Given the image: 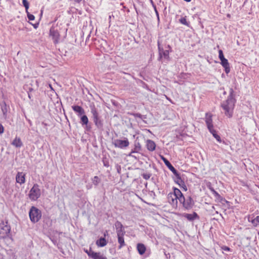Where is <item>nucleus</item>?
<instances>
[{
    "label": "nucleus",
    "instance_id": "nucleus-27",
    "mask_svg": "<svg viewBox=\"0 0 259 259\" xmlns=\"http://www.w3.org/2000/svg\"><path fill=\"white\" fill-rule=\"evenodd\" d=\"M175 182L180 186L184 185L186 187L185 190H187L186 186L185 185L184 182L182 180L180 175L179 177H176Z\"/></svg>",
    "mask_w": 259,
    "mask_h": 259
},
{
    "label": "nucleus",
    "instance_id": "nucleus-30",
    "mask_svg": "<svg viewBox=\"0 0 259 259\" xmlns=\"http://www.w3.org/2000/svg\"><path fill=\"white\" fill-rule=\"evenodd\" d=\"M92 181L94 185L97 186L100 183V179L97 176H95Z\"/></svg>",
    "mask_w": 259,
    "mask_h": 259
},
{
    "label": "nucleus",
    "instance_id": "nucleus-2",
    "mask_svg": "<svg viewBox=\"0 0 259 259\" xmlns=\"http://www.w3.org/2000/svg\"><path fill=\"white\" fill-rule=\"evenodd\" d=\"M29 217L33 223L37 222L41 217L40 210L34 206L31 207L29 211Z\"/></svg>",
    "mask_w": 259,
    "mask_h": 259
},
{
    "label": "nucleus",
    "instance_id": "nucleus-10",
    "mask_svg": "<svg viewBox=\"0 0 259 259\" xmlns=\"http://www.w3.org/2000/svg\"><path fill=\"white\" fill-rule=\"evenodd\" d=\"M158 47L160 57H163L164 58L168 60L169 59V51L168 50H163V48L160 47L159 42H158Z\"/></svg>",
    "mask_w": 259,
    "mask_h": 259
},
{
    "label": "nucleus",
    "instance_id": "nucleus-23",
    "mask_svg": "<svg viewBox=\"0 0 259 259\" xmlns=\"http://www.w3.org/2000/svg\"><path fill=\"white\" fill-rule=\"evenodd\" d=\"M184 217L189 221H193L197 218L198 215L196 212H194L192 214L185 213Z\"/></svg>",
    "mask_w": 259,
    "mask_h": 259
},
{
    "label": "nucleus",
    "instance_id": "nucleus-31",
    "mask_svg": "<svg viewBox=\"0 0 259 259\" xmlns=\"http://www.w3.org/2000/svg\"><path fill=\"white\" fill-rule=\"evenodd\" d=\"M22 3L24 7L25 8L26 12H27L28 9L29 8V3L27 0H22Z\"/></svg>",
    "mask_w": 259,
    "mask_h": 259
},
{
    "label": "nucleus",
    "instance_id": "nucleus-28",
    "mask_svg": "<svg viewBox=\"0 0 259 259\" xmlns=\"http://www.w3.org/2000/svg\"><path fill=\"white\" fill-rule=\"evenodd\" d=\"M81 123L83 125V124H87L88 123V122H89V120H88V117L83 114L81 116Z\"/></svg>",
    "mask_w": 259,
    "mask_h": 259
},
{
    "label": "nucleus",
    "instance_id": "nucleus-46",
    "mask_svg": "<svg viewBox=\"0 0 259 259\" xmlns=\"http://www.w3.org/2000/svg\"><path fill=\"white\" fill-rule=\"evenodd\" d=\"M167 48L169 49H171V47L169 45H168Z\"/></svg>",
    "mask_w": 259,
    "mask_h": 259
},
{
    "label": "nucleus",
    "instance_id": "nucleus-7",
    "mask_svg": "<svg viewBox=\"0 0 259 259\" xmlns=\"http://www.w3.org/2000/svg\"><path fill=\"white\" fill-rule=\"evenodd\" d=\"M113 143L115 147L121 149L128 147L130 144L127 138H124V140L116 139Z\"/></svg>",
    "mask_w": 259,
    "mask_h": 259
},
{
    "label": "nucleus",
    "instance_id": "nucleus-39",
    "mask_svg": "<svg viewBox=\"0 0 259 259\" xmlns=\"http://www.w3.org/2000/svg\"><path fill=\"white\" fill-rule=\"evenodd\" d=\"M85 252L88 254V255L90 256V251H93L91 248L88 250H85Z\"/></svg>",
    "mask_w": 259,
    "mask_h": 259
},
{
    "label": "nucleus",
    "instance_id": "nucleus-18",
    "mask_svg": "<svg viewBox=\"0 0 259 259\" xmlns=\"http://www.w3.org/2000/svg\"><path fill=\"white\" fill-rule=\"evenodd\" d=\"M1 109L2 112H3L4 118L7 119L8 112L9 110V107L8 106H7V105L5 103H4L1 104Z\"/></svg>",
    "mask_w": 259,
    "mask_h": 259
},
{
    "label": "nucleus",
    "instance_id": "nucleus-14",
    "mask_svg": "<svg viewBox=\"0 0 259 259\" xmlns=\"http://www.w3.org/2000/svg\"><path fill=\"white\" fill-rule=\"evenodd\" d=\"M16 180L20 184H24L25 182V174L22 172H18L16 177Z\"/></svg>",
    "mask_w": 259,
    "mask_h": 259
},
{
    "label": "nucleus",
    "instance_id": "nucleus-32",
    "mask_svg": "<svg viewBox=\"0 0 259 259\" xmlns=\"http://www.w3.org/2000/svg\"><path fill=\"white\" fill-rule=\"evenodd\" d=\"M180 22L185 25H188V23L187 21V19L186 17H183L180 20Z\"/></svg>",
    "mask_w": 259,
    "mask_h": 259
},
{
    "label": "nucleus",
    "instance_id": "nucleus-36",
    "mask_svg": "<svg viewBox=\"0 0 259 259\" xmlns=\"http://www.w3.org/2000/svg\"><path fill=\"white\" fill-rule=\"evenodd\" d=\"M137 151H136L135 150H132L131 153L128 154V156H131V157H134L135 158L137 159V157L135 156V155H133V154L134 153H136Z\"/></svg>",
    "mask_w": 259,
    "mask_h": 259
},
{
    "label": "nucleus",
    "instance_id": "nucleus-11",
    "mask_svg": "<svg viewBox=\"0 0 259 259\" xmlns=\"http://www.w3.org/2000/svg\"><path fill=\"white\" fill-rule=\"evenodd\" d=\"M115 227L116 229L117 235L119 234H125V231L123 228V226L119 221H116L115 223Z\"/></svg>",
    "mask_w": 259,
    "mask_h": 259
},
{
    "label": "nucleus",
    "instance_id": "nucleus-35",
    "mask_svg": "<svg viewBox=\"0 0 259 259\" xmlns=\"http://www.w3.org/2000/svg\"><path fill=\"white\" fill-rule=\"evenodd\" d=\"M151 175L149 174H143V177L146 179L148 180L150 178Z\"/></svg>",
    "mask_w": 259,
    "mask_h": 259
},
{
    "label": "nucleus",
    "instance_id": "nucleus-6",
    "mask_svg": "<svg viewBox=\"0 0 259 259\" xmlns=\"http://www.w3.org/2000/svg\"><path fill=\"white\" fill-rule=\"evenodd\" d=\"M4 222L0 223V238H4L8 236L10 232V227Z\"/></svg>",
    "mask_w": 259,
    "mask_h": 259
},
{
    "label": "nucleus",
    "instance_id": "nucleus-33",
    "mask_svg": "<svg viewBox=\"0 0 259 259\" xmlns=\"http://www.w3.org/2000/svg\"><path fill=\"white\" fill-rule=\"evenodd\" d=\"M170 170L172 172V173L174 174L176 177H178L180 176V174L178 173V172L177 171V170L174 168V167L172 168V169H171Z\"/></svg>",
    "mask_w": 259,
    "mask_h": 259
},
{
    "label": "nucleus",
    "instance_id": "nucleus-3",
    "mask_svg": "<svg viewBox=\"0 0 259 259\" xmlns=\"http://www.w3.org/2000/svg\"><path fill=\"white\" fill-rule=\"evenodd\" d=\"M41 195V191L39 188V186L37 184H35L32 188L30 189L28 196L30 199L32 201L36 200Z\"/></svg>",
    "mask_w": 259,
    "mask_h": 259
},
{
    "label": "nucleus",
    "instance_id": "nucleus-38",
    "mask_svg": "<svg viewBox=\"0 0 259 259\" xmlns=\"http://www.w3.org/2000/svg\"><path fill=\"white\" fill-rule=\"evenodd\" d=\"M4 126L2 124L0 123V134H2L4 133Z\"/></svg>",
    "mask_w": 259,
    "mask_h": 259
},
{
    "label": "nucleus",
    "instance_id": "nucleus-9",
    "mask_svg": "<svg viewBox=\"0 0 259 259\" xmlns=\"http://www.w3.org/2000/svg\"><path fill=\"white\" fill-rule=\"evenodd\" d=\"M180 202L183 204V206L187 209L192 208L194 204V201L191 197H188L186 199L184 197V201Z\"/></svg>",
    "mask_w": 259,
    "mask_h": 259
},
{
    "label": "nucleus",
    "instance_id": "nucleus-8",
    "mask_svg": "<svg viewBox=\"0 0 259 259\" xmlns=\"http://www.w3.org/2000/svg\"><path fill=\"white\" fill-rule=\"evenodd\" d=\"M50 35L52 36L54 43L56 44L59 43L60 38V35L59 31L52 27L50 30Z\"/></svg>",
    "mask_w": 259,
    "mask_h": 259
},
{
    "label": "nucleus",
    "instance_id": "nucleus-13",
    "mask_svg": "<svg viewBox=\"0 0 259 259\" xmlns=\"http://www.w3.org/2000/svg\"><path fill=\"white\" fill-rule=\"evenodd\" d=\"M171 193L174 195L178 199L179 201H184V195L179 189L174 188V192H171Z\"/></svg>",
    "mask_w": 259,
    "mask_h": 259
},
{
    "label": "nucleus",
    "instance_id": "nucleus-26",
    "mask_svg": "<svg viewBox=\"0 0 259 259\" xmlns=\"http://www.w3.org/2000/svg\"><path fill=\"white\" fill-rule=\"evenodd\" d=\"M161 159L165 163V164L167 166V167L170 170L171 169H172L174 166L171 164V163L169 162L168 160H167L165 157L163 156H161Z\"/></svg>",
    "mask_w": 259,
    "mask_h": 259
},
{
    "label": "nucleus",
    "instance_id": "nucleus-12",
    "mask_svg": "<svg viewBox=\"0 0 259 259\" xmlns=\"http://www.w3.org/2000/svg\"><path fill=\"white\" fill-rule=\"evenodd\" d=\"M90 257L93 259H107V257L101 254L100 252H95L94 251L90 252Z\"/></svg>",
    "mask_w": 259,
    "mask_h": 259
},
{
    "label": "nucleus",
    "instance_id": "nucleus-5",
    "mask_svg": "<svg viewBox=\"0 0 259 259\" xmlns=\"http://www.w3.org/2000/svg\"><path fill=\"white\" fill-rule=\"evenodd\" d=\"M91 113L93 115L94 122L98 127H101L103 125L102 122L100 119L99 113L95 106L91 107Z\"/></svg>",
    "mask_w": 259,
    "mask_h": 259
},
{
    "label": "nucleus",
    "instance_id": "nucleus-42",
    "mask_svg": "<svg viewBox=\"0 0 259 259\" xmlns=\"http://www.w3.org/2000/svg\"><path fill=\"white\" fill-rule=\"evenodd\" d=\"M210 190H211V192H212V193L215 191V190L212 188H209Z\"/></svg>",
    "mask_w": 259,
    "mask_h": 259
},
{
    "label": "nucleus",
    "instance_id": "nucleus-29",
    "mask_svg": "<svg viewBox=\"0 0 259 259\" xmlns=\"http://www.w3.org/2000/svg\"><path fill=\"white\" fill-rule=\"evenodd\" d=\"M251 223L254 227L259 226V216H257L255 219L252 220Z\"/></svg>",
    "mask_w": 259,
    "mask_h": 259
},
{
    "label": "nucleus",
    "instance_id": "nucleus-43",
    "mask_svg": "<svg viewBox=\"0 0 259 259\" xmlns=\"http://www.w3.org/2000/svg\"><path fill=\"white\" fill-rule=\"evenodd\" d=\"M210 190H211V192H212V193L215 191V190L212 188H209Z\"/></svg>",
    "mask_w": 259,
    "mask_h": 259
},
{
    "label": "nucleus",
    "instance_id": "nucleus-34",
    "mask_svg": "<svg viewBox=\"0 0 259 259\" xmlns=\"http://www.w3.org/2000/svg\"><path fill=\"white\" fill-rule=\"evenodd\" d=\"M27 13V17H28V19L31 21L34 20L35 19L34 16L32 14L29 13L28 12Z\"/></svg>",
    "mask_w": 259,
    "mask_h": 259
},
{
    "label": "nucleus",
    "instance_id": "nucleus-47",
    "mask_svg": "<svg viewBox=\"0 0 259 259\" xmlns=\"http://www.w3.org/2000/svg\"><path fill=\"white\" fill-rule=\"evenodd\" d=\"M49 87H50V88L53 90V88L52 87V85L51 84H49Z\"/></svg>",
    "mask_w": 259,
    "mask_h": 259
},
{
    "label": "nucleus",
    "instance_id": "nucleus-16",
    "mask_svg": "<svg viewBox=\"0 0 259 259\" xmlns=\"http://www.w3.org/2000/svg\"><path fill=\"white\" fill-rule=\"evenodd\" d=\"M167 199L169 203L172 205H177L178 199L174 195L169 193L167 195Z\"/></svg>",
    "mask_w": 259,
    "mask_h": 259
},
{
    "label": "nucleus",
    "instance_id": "nucleus-24",
    "mask_svg": "<svg viewBox=\"0 0 259 259\" xmlns=\"http://www.w3.org/2000/svg\"><path fill=\"white\" fill-rule=\"evenodd\" d=\"M107 243V242L104 238H101L96 241L97 245L100 247L105 246Z\"/></svg>",
    "mask_w": 259,
    "mask_h": 259
},
{
    "label": "nucleus",
    "instance_id": "nucleus-40",
    "mask_svg": "<svg viewBox=\"0 0 259 259\" xmlns=\"http://www.w3.org/2000/svg\"><path fill=\"white\" fill-rule=\"evenodd\" d=\"M213 194L215 196H220V195L219 194V193L218 192H217L215 191H214L213 192Z\"/></svg>",
    "mask_w": 259,
    "mask_h": 259
},
{
    "label": "nucleus",
    "instance_id": "nucleus-4",
    "mask_svg": "<svg viewBox=\"0 0 259 259\" xmlns=\"http://www.w3.org/2000/svg\"><path fill=\"white\" fill-rule=\"evenodd\" d=\"M219 58L221 60V65L225 69L226 73H228L230 71V65L228 60L224 57V54L222 50H220L219 51Z\"/></svg>",
    "mask_w": 259,
    "mask_h": 259
},
{
    "label": "nucleus",
    "instance_id": "nucleus-21",
    "mask_svg": "<svg viewBox=\"0 0 259 259\" xmlns=\"http://www.w3.org/2000/svg\"><path fill=\"white\" fill-rule=\"evenodd\" d=\"M12 145L19 148L22 146V142L19 138H16L12 143Z\"/></svg>",
    "mask_w": 259,
    "mask_h": 259
},
{
    "label": "nucleus",
    "instance_id": "nucleus-17",
    "mask_svg": "<svg viewBox=\"0 0 259 259\" xmlns=\"http://www.w3.org/2000/svg\"><path fill=\"white\" fill-rule=\"evenodd\" d=\"M205 122L207 128H210L213 126L212 124V115L209 113H206L205 116Z\"/></svg>",
    "mask_w": 259,
    "mask_h": 259
},
{
    "label": "nucleus",
    "instance_id": "nucleus-15",
    "mask_svg": "<svg viewBox=\"0 0 259 259\" xmlns=\"http://www.w3.org/2000/svg\"><path fill=\"white\" fill-rule=\"evenodd\" d=\"M72 108L74 112L77 113V115L79 116H80L85 113L84 109L81 106L77 105L73 106H72Z\"/></svg>",
    "mask_w": 259,
    "mask_h": 259
},
{
    "label": "nucleus",
    "instance_id": "nucleus-45",
    "mask_svg": "<svg viewBox=\"0 0 259 259\" xmlns=\"http://www.w3.org/2000/svg\"><path fill=\"white\" fill-rule=\"evenodd\" d=\"M184 1H186L187 2H190L191 0H184Z\"/></svg>",
    "mask_w": 259,
    "mask_h": 259
},
{
    "label": "nucleus",
    "instance_id": "nucleus-44",
    "mask_svg": "<svg viewBox=\"0 0 259 259\" xmlns=\"http://www.w3.org/2000/svg\"><path fill=\"white\" fill-rule=\"evenodd\" d=\"M108 234L107 231H106V232L104 233V236L105 237Z\"/></svg>",
    "mask_w": 259,
    "mask_h": 259
},
{
    "label": "nucleus",
    "instance_id": "nucleus-41",
    "mask_svg": "<svg viewBox=\"0 0 259 259\" xmlns=\"http://www.w3.org/2000/svg\"><path fill=\"white\" fill-rule=\"evenodd\" d=\"M165 98H166V99H167L168 100H169L171 103H172V102L171 101V100L168 98L167 97L166 95H165Z\"/></svg>",
    "mask_w": 259,
    "mask_h": 259
},
{
    "label": "nucleus",
    "instance_id": "nucleus-37",
    "mask_svg": "<svg viewBox=\"0 0 259 259\" xmlns=\"http://www.w3.org/2000/svg\"><path fill=\"white\" fill-rule=\"evenodd\" d=\"M222 250H223L224 251H230V248L229 247L226 246H222Z\"/></svg>",
    "mask_w": 259,
    "mask_h": 259
},
{
    "label": "nucleus",
    "instance_id": "nucleus-20",
    "mask_svg": "<svg viewBox=\"0 0 259 259\" xmlns=\"http://www.w3.org/2000/svg\"><path fill=\"white\" fill-rule=\"evenodd\" d=\"M209 132L212 134L213 136L216 139V140L219 142H221V137L217 134L216 131L213 129V126L208 128Z\"/></svg>",
    "mask_w": 259,
    "mask_h": 259
},
{
    "label": "nucleus",
    "instance_id": "nucleus-19",
    "mask_svg": "<svg viewBox=\"0 0 259 259\" xmlns=\"http://www.w3.org/2000/svg\"><path fill=\"white\" fill-rule=\"evenodd\" d=\"M147 145V149L150 151H153L155 149L156 145H155V143L152 140H148L147 141V145Z\"/></svg>",
    "mask_w": 259,
    "mask_h": 259
},
{
    "label": "nucleus",
    "instance_id": "nucleus-1",
    "mask_svg": "<svg viewBox=\"0 0 259 259\" xmlns=\"http://www.w3.org/2000/svg\"><path fill=\"white\" fill-rule=\"evenodd\" d=\"M230 91V94L228 99L224 101L221 104V107L224 110V114L229 118H231L233 116V111L236 103V100L233 94L232 90L231 89Z\"/></svg>",
    "mask_w": 259,
    "mask_h": 259
},
{
    "label": "nucleus",
    "instance_id": "nucleus-25",
    "mask_svg": "<svg viewBox=\"0 0 259 259\" xmlns=\"http://www.w3.org/2000/svg\"><path fill=\"white\" fill-rule=\"evenodd\" d=\"M137 249L140 254H143L146 251V247L143 244L139 243L137 245Z\"/></svg>",
    "mask_w": 259,
    "mask_h": 259
},
{
    "label": "nucleus",
    "instance_id": "nucleus-22",
    "mask_svg": "<svg viewBox=\"0 0 259 259\" xmlns=\"http://www.w3.org/2000/svg\"><path fill=\"white\" fill-rule=\"evenodd\" d=\"M124 234H119L117 235L118 237V242L119 243L120 245L119 246V248H121L122 246L125 245L123 236Z\"/></svg>",
    "mask_w": 259,
    "mask_h": 259
}]
</instances>
